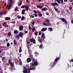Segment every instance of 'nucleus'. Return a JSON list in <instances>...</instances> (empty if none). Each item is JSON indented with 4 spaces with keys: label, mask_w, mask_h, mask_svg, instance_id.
I'll use <instances>...</instances> for the list:
<instances>
[{
    "label": "nucleus",
    "mask_w": 73,
    "mask_h": 73,
    "mask_svg": "<svg viewBox=\"0 0 73 73\" xmlns=\"http://www.w3.org/2000/svg\"><path fill=\"white\" fill-rule=\"evenodd\" d=\"M11 33L10 32L8 33V34H7V35L9 36H11Z\"/></svg>",
    "instance_id": "nucleus-29"
},
{
    "label": "nucleus",
    "mask_w": 73,
    "mask_h": 73,
    "mask_svg": "<svg viewBox=\"0 0 73 73\" xmlns=\"http://www.w3.org/2000/svg\"><path fill=\"white\" fill-rule=\"evenodd\" d=\"M25 19V17H24V16H23V17H22L21 18V20L22 21H23V20H24Z\"/></svg>",
    "instance_id": "nucleus-24"
},
{
    "label": "nucleus",
    "mask_w": 73,
    "mask_h": 73,
    "mask_svg": "<svg viewBox=\"0 0 73 73\" xmlns=\"http://www.w3.org/2000/svg\"><path fill=\"white\" fill-rule=\"evenodd\" d=\"M22 72H23V73H28V71H27V70H24L23 71H22Z\"/></svg>",
    "instance_id": "nucleus-31"
},
{
    "label": "nucleus",
    "mask_w": 73,
    "mask_h": 73,
    "mask_svg": "<svg viewBox=\"0 0 73 73\" xmlns=\"http://www.w3.org/2000/svg\"><path fill=\"white\" fill-rule=\"evenodd\" d=\"M22 51V48L21 47V46H19V52L20 53Z\"/></svg>",
    "instance_id": "nucleus-14"
},
{
    "label": "nucleus",
    "mask_w": 73,
    "mask_h": 73,
    "mask_svg": "<svg viewBox=\"0 0 73 73\" xmlns=\"http://www.w3.org/2000/svg\"><path fill=\"white\" fill-rule=\"evenodd\" d=\"M46 15H49V13L48 12H46Z\"/></svg>",
    "instance_id": "nucleus-59"
},
{
    "label": "nucleus",
    "mask_w": 73,
    "mask_h": 73,
    "mask_svg": "<svg viewBox=\"0 0 73 73\" xmlns=\"http://www.w3.org/2000/svg\"><path fill=\"white\" fill-rule=\"evenodd\" d=\"M26 11V9H24L23 10H22V15H24L25 14V11Z\"/></svg>",
    "instance_id": "nucleus-12"
},
{
    "label": "nucleus",
    "mask_w": 73,
    "mask_h": 73,
    "mask_svg": "<svg viewBox=\"0 0 73 73\" xmlns=\"http://www.w3.org/2000/svg\"><path fill=\"white\" fill-rule=\"evenodd\" d=\"M39 47L41 49L44 48V46H43L42 44H41V45H40V46Z\"/></svg>",
    "instance_id": "nucleus-20"
},
{
    "label": "nucleus",
    "mask_w": 73,
    "mask_h": 73,
    "mask_svg": "<svg viewBox=\"0 0 73 73\" xmlns=\"http://www.w3.org/2000/svg\"><path fill=\"white\" fill-rule=\"evenodd\" d=\"M36 66V65L33 63L32 64V66Z\"/></svg>",
    "instance_id": "nucleus-61"
},
{
    "label": "nucleus",
    "mask_w": 73,
    "mask_h": 73,
    "mask_svg": "<svg viewBox=\"0 0 73 73\" xmlns=\"http://www.w3.org/2000/svg\"><path fill=\"white\" fill-rule=\"evenodd\" d=\"M32 60L33 62H34V61H35V58H33V59H32Z\"/></svg>",
    "instance_id": "nucleus-55"
},
{
    "label": "nucleus",
    "mask_w": 73,
    "mask_h": 73,
    "mask_svg": "<svg viewBox=\"0 0 73 73\" xmlns=\"http://www.w3.org/2000/svg\"><path fill=\"white\" fill-rule=\"evenodd\" d=\"M21 16H19V15H18L17 16V18L18 19H20L21 18Z\"/></svg>",
    "instance_id": "nucleus-43"
},
{
    "label": "nucleus",
    "mask_w": 73,
    "mask_h": 73,
    "mask_svg": "<svg viewBox=\"0 0 73 73\" xmlns=\"http://www.w3.org/2000/svg\"><path fill=\"white\" fill-rule=\"evenodd\" d=\"M18 10V7H16L15 9V12H17Z\"/></svg>",
    "instance_id": "nucleus-26"
},
{
    "label": "nucleus",
    "mask_w": 73,
    "mask_h": 73,
    "mask_svg": "<svg viewBox=\"0 0 73 73\" xmlns=\"http://www.w3.org/2000/svg\"><path fill=\"white\" fill-rule=\"evenodd\" d=\"M11 19V18L9 17H6L5 18V20L7 21L10 20Z\"/></svg>",
    "instance_id": "nucleus-15"
},
{
    "label": "nucleus",
    "mask_w": 73,
    "mask_h": 73,
    "mask_svg": "<svg viewBox=\"0 0 73 73\" xmlns=\"http://www.w3.org/2000/svg\"><path fill=\"white\" fill-rule=\"evenodd\" d=\"M33 12L34 13H35L36 14H37V12L36 10H33Z\"/></svg>",
    "instance_id": "nucleus-48"
},
{
    "label": "nucleus",
    "mask_w": 73,
    "mask_h": 73,
    "mask_svg": "<svg viewBox=\"0 0 73 73\" xmlns=\"http://www.w3.org/2000/svg\"><path fill=\"white\" fill-rule=\"evenodd\" d=\"M35 54L36 55V56H37V54L38 55V53H36V52H35Z\"/></svg>",
    "instance_id": "nucleus-47"
},
{
    "label": "nucleus",
    "mask_w": 73,
    "mask_h": 73,
    "mask_svg": "<svg viewBox=\"0 0 73 73\" xmlns=\"http://www.w3.org/2000/svg\"><path fill=\"white\" fill-rule=\"evenodd\" d=\"M29 70H35V67L32 68H30L29 69Z\"/></svg>",
    "instance_id": "nucleus-17"
},
{
    "label": "nucleus",
    "mask_w": 73,
    "mask_h": 73,
    "mask_svg": "<svg viewBox=\"0 0 73 73\" xmlns=\"http://www.w3.org/2000/svg\"><path fill=\"white\" fill-rule=\"evenodd\" d=\"M31 16L32 18H33L34 17V16L32 15H31Z\"/></svg>",
    "instance_id": "nucleus-60"
},
{
    "label": "nucleus",
    "mask_w": 73,
    "mask_h": 73,
    "mask_svg": "<svg viewBox=\"0 0 73 73\" xmlns=\"http://www.w3.org/2000/svg\"><path fill=\"white\" fill-rule=\"evenodd\" d=\"M22 1H20V3H19L18 4V6H21V5H22Z\"/></svg>",
    "instance_id": "nucleus-25"
},
{
    "label": "nucleus",
    "mask_w": 73,
    "mask_h": 73,
    "mask_svg": "<svg viewBox=\"0 0 73 73\" xmlns=\"http://www.w3.org/2000/svg\"><path fill=\"white\" fill-rule=\"evenodd\" d=\"M31 58H28L27 59V63H29L30 62H31Z\"/></svg>",
    "instance_id": "nucleus-6"
},
{
    "label": "nucleus",
    "mask_w": 73,
    "mask_h": 73,
    "mask_svg": "<svg viewBox=\"0 0 73 73\" xmlns=\"http://www.w3.org/2000/svg\"><path fill=\"white\" fill-rule=\"evenodd\" d=\"M30 41L31 42H33V40L32 38L30 39Z\"/></svg>",
    "instance_id": "nucleus-46"
},
{
    "label": "nucleus",
    "mask_w": 73,
    "mask_h": 73,
    "mask_svg": "<svg viewBox=\"0 0 73 73\" xmlns=\"http://www.w3.org/2000/svg\"><path fill=\"white\" fill-rule=\"evenodd\" d=\"M7 33H5V34H4V36H7Z\"/></svg>",
    "instance_id": "nucleus-62"
},
{
    "label": "nucleus",
    "mask_w": 73,
    "mask_h": 73,
    "mask_svg": "<svg viewBox=\"0 0 73 73\" xmlns=\"http://www.w3.org/2000/svg\"><path fill=\"white\" fill-rule=\"evenodd\" d=\"M32 24L33 25H35V21H33Z\"/></svg>",
    "instance_id": "nucleus-56"
},
{
    "label": "nucleus",
    "mask_w": 73,
    "mask_h": 73,
    "mask_svg": "<svg viewBox=\"0 0 73 73\" xmlns=\"http://www.w3.org/2000/svg\"><path fill=\"white\" fill-rule=\"evenodd\" d=\"M47 10V8L46 7H43L42 9V11H46Z\"/></svg>",
    "instance_id": "nucleus-9"
},
{
    "label": "nucleus",
    "mask_w": 73,
    "mask_h": 73,
    "mask_svg": "<svg viewBox=\"0 0 73 73\" xmlns=\"http://www.w3.org/2000/svg\"><path fill=\"white\" fill-rule=\"evenodd\" d=\"M19 64L20 65V66H22V65L23 64H22V61L21 60H20V62H19Z\"/></svg>",
    "instance_id": "nucleus-35"
},
{
    "label": "nucleus",
    "mask_w": 73,
    "mask_h": 73,
    "mask_svg": "<svg viewBox=\"0 0 73 73\" xmlns=\"http://www.w3.org/2000/svg\"><path fill=\"white\" fill-rule=\"evenodd\" d=\"M6 45H7V47H9V46H10V44L8 42L7 43Z\"/></svg>",
    "instance_id": "nucleus-23"
},
{
    "label": "nucleus",
    "mask_w": 73,
    "mask_h": 73,
    "mask_svg": "<svg viewBox=\"0 0 73 73\" xmlns=\"http://www.w3.org/2000/svg\"><path fill=\"white\" fill-rule=\"evenodd\" d=\"M56 1L58 2V3L59 4L60 3V0H56Z\"/></svg>",
    "instance_id": "nucleus-38"
},
{
    "label": "nucleus",
    "mask_w": 73,
    "mask_h": 73,
    "mask_svg": "<svg viewBox=\"0 0 73 73\" xmlns=\"http://www.w3.org/2000/svg\"><path fill=\"white\" fill-rule=\"evenodd\" d=\"M35 27H33L32 29V31H35Z\"/></svg>",
    "instance_id": "nucleus-49"
},
{
    "label": "nucleus",
    "mask_w": 73,
    "mask_h": 73,
    "mask_svg": "<svg viewBox=\"0 0 73 73\" xmlns=\"http://www.w3.org/2000/svg\"><path fill=\"white\" fill-rule=\"evenodd\" d=\"M15 37L17 38H20V36L19 35H17L15 36Z\"/></svg>",
    "instance_id": "nucleus-22"
},
{
    "label": "nucleus",
    "mask_w": 73,
    "mask_h": 73,
    "mask_svg": "<svg viewBox=\"0 0 73 73\" xmlns=\"http://www.w3.org/2000/svg\"><path fill=\"white\" fill-rule=\"evenodd\" d=\"M34 15H35V17H37L38 16L37 14H36V13L34 14Z\"/></svg>",
    "instance_id": "nucleus-54"
},
{
    "label": "nucleus",
    "mask_w": 73,
    "mask_h": 73,
    "mask_svg": "<svg viewBox=\"0 0 73 73\" xmlns=\"http://www.w3.org/2000/svg\"><path fill=\"white\" fill-rule=\"evenodd\" d=\"M10 64L11 66L12 67L13 66V65H14V64H13V62H11Z\"/></svg>",
    "instance_id": "nucleus-19"
},
{
    "label": "nucleus",
    "mask_w": 73,
    "mask_h": 73,
    "mask_svg": "<svg viewBox=\"0 0 73 73\" xmlns=\"http://www.w3.org/2000/svg\"><path fill=\"white\" fill-rule=\"evenodd\" d=\"M38 16H39L40 17H42V14L40 13L38 14Z\"/></svg>",
    "instance_id": "nucleus-34"
},
{
    "label": "nucleus",
    "mask_w": 73,
    "mask_h": 73,
    "mask_svg": "<svg viewBox=\"0 0 73 73\" xmlns=\"http://www.w3.org/2000/svg\"><path fill=\"white\" fill-rule=\"evenodd\" d=\"M7 23L6 22H4L3 23V24H2V26H4L5 27H8V25H7Z\"/></svg>",
    "instance_id": "nucleus-4"
},
{
    "label": "nucleus",
    "mask_w": 73,
    "mask_h": 73,
    "mask_svg": "<svg viewBox=\"0 0 73 73\" xmlns=\"http://www.w3.org/2000/svg\"><path fill=\"white\" fill-rule=\"evenodd\" d=\"M45 36V35H44V33H43L42 35V38H43Z\"/></svg>",
    "instance_id": "nucleus-44"
},
{
    "label": "nucleus",
    "mask_w": 73,
    "mask_h": 73,
    "mask_svg": "<svg viewBox=\"0 0 73 73\" xmlns=\"http://www.w3.org/2000/svg\"><path fill=\"white\" fill-rule=\"evenodd\" d=\"M38 41L39 42L41 43L42 42V39H38Z\"/></svg>",
    "instance_id": "nucleus-18"
},
{
    "label": "nucleus",
    "mask_w": 73,
    "mask_h": 73,
    "mask_svg": "<svg viewBox=\"0 0 73 73\" xmlns=\"http://www.w3.org/2000/svg\"><path fill=\"white\" fill-rule=\"evenodd\" d=\"M66 12L67 13H68L69 14H70V13H69V10H68V9H67V10H66Z\"/></svg>",
    "instance_id": "nucleus-41"
},
{
    "label": "nucleus",
    "mask_w": 73,
    "mask_h": 73,
    "mask_svg": "<svg viewBox=\"0 0 73 73\" xmlns=\"http://www.w3.org/2000/svg\"><path fill=\"white\" fill-rule=\"evenodd\" d=\"M38 33V32L37 31L35 32V35L37 36Z\"/></svg>",
    "instance_id": "nucleus-36"
},
{
    "label": "nucleus",
    "mask_w": 73,
    "mask_h": 73,
    "mask_svg": "<svg viewBox=\"0 0 73 73\" xmlns=\"http://www.w3.org/2000/svg\"><path fill=\"white\" fill-rule=\"evenodd\" d=\"M7 13V12L6 11H4L3 12V14H6V13Z\"/></svg>",
    "instance_id": "nucleus-58"
},
{
    "label": "nucleus",
    "mask_w": 73,
    "mask_h": 73,
    "mask_svg": "<svg viewBox=\"0 0 73 73\" xmlns=\"http://www.w3.org/2000/svg\"><path fill=\"white\" fill-rule=\"evenodd\" d=\"M71 23L73 24V19L71 21Z\"/></svg>",
    "instance_id": "nucleus-64"
},
{
    "label": "nucleus",
    "mask_w": 73,
    "mask_h": 73,
    "mask_svg": "<svg viewBox=\"0 0 73 73\" xmlns=\"http://www.w3.org/2000/svg\"><path fill=\"white\" fill-rule=\"evenodd\" d=\"M14 33L15 34H17L18 33H19V31L17 30H15L14 31Z\"/></svg>",
    "instance_id": "nucleus-13"
},
{
    "label": "nucleus",
    "mask_w": 73,
    "mask_h": 73,
    "mask_svg": "<svg viewBox=\"0 0 73 73\" xmlns=\"http://www.w3.org/2000/svg\"><path fill=\"white\" fill-rule=\"evenodd\" d=\"M45 21L47 23H49V20L48 19H46V20H45Z\"/></svg>",
    "instance_id": "nucleus-30"
},
{
    "label": "nucleus",
    "mask_w": 73,
    "mask_h": 73,
    "mask_svg": "<svg viewBox=\"0 0 73 73\" xmlns=\"http://www.w3.org/2000/svg\"><path fill=\"white\" fill-rule=\"evenodd\" d=\"M33 64L36 65V66H37L38 65V62H35Z\"/></svg>",
    "instance_id": "nucleus-28"
},
{
    "label": "nucleus",
    "mask_w": 73,
    "mask_h": 73,
    "mask_svg": "<svg viewBox=\"0 0 73 73\" xmlns=\"http://www.w3.org/2000/svg\"><path fill=\"white\" fill-rule=\"evenodd\" d=\"M56 63L57 62H54L53 63L51 62L50 63V66L52 67H53L55 66Z\"/></svg>",
    "instance_id": "nucleus-2"
},
{
    "label": "nucleus",
    "mask_w": 73,
    "mask_h": 73,
    "mask_svg": "<svg viewBox=\"0 0 73 73\" xmlns=\"http://www.w3.org/2000/svg\"><path fill=\"white\" fill-rule=\"evenodd\" d=\"M23 28H24V27L23 26H22L21 27H20L19 28L20 31H21L22 30H23Z\"/></svg>",
    "instance_id": "nucleus-10"
},
{
    "label": "nucleus",
    "mask_w": 73,
    "mask_h": 73,
    "mask_svg": "<svg viewBox=\"0 0 73 73\" xmlns=\"http://www.w3.org/2000/svg\"><path fill=\"white\" fill-rule=\"evenodd\" d=\"M37 8H38L40 9H42V8L43 7L40 5H37Z\"/></svg>",
    "instance_id": "nucleus-11"
},
{
    "label": "nucleus",
    "mask_w": 73,
    "mask_h": 73,
    "mask_svg": "<svg viewBox=\"0 0 73 73\" xmlns=\"http://www.w3.org/2000/svg\"><path fill=\"white\" fill-rule=\"evenodd\" d=\"M33 43L35 44L36 43V41L35 39L33 38Z\"/></svg>",
    "instance_id": "nucleus-27"
},
{
    "label": "nucleus",
    "mask_w": 73,
    "mask_h": 73,
    "mask_svg": "<svg viewBox=\"0 0 73 73\" xmlns=\"http://www.w3.org/2000/svg\"><path fill=\"white\" fill-rule=\"evenodd\" d=\"M61 20L63 22H64V18H62V19H61Z\"/></svg>",
    "instance_id": "nucleus-50"
},
{
    "label": "nucleus",
    "mask_w": 73,
    "mask_h": 73,
    "mask_svg": "<svg viewBox=\"0 0 73 73\" xmlns=\"http://www.w3.org/2000/svg\"><path fill=\"white\" fill-rule=\"evenodd\" d=\"M47 29V28H43L41 30V31L42 32H44V31H46Z\"/></svg>",
    "instance_id": "nucleus-8"
},
{
    "label": "nucleus",
    "mask_w": 73,
    "mask_h": 73,
    "mask_svg": "<svg viewBox=\"0 0 73 73\" xmlns=\"http://www.w3.org/2000/svg\"><path fill=\"white\" fill-rule=\"evenodd\" d=\"M12 3V2H10V5H9V4H7V5H6V8H7V9H10V8L11 7V4Z\"/></svg>",
    "instance_id": "nucleus-1"
},
{
    "label": "nucleus",
    "mask_w": 73,
    "mask_h": 73,
    "mask_svg": "<svg viewBox=\"0 0 73 73\" xmlns=\"http://www.w3.org/2000/svg\"><path fill=\"white\" fill-rule=\"evenodd\" d=\"M69 10L71 11L72 9V7L70 6L69 7Z\"/></svg>",
    "instance_id": "nucleus-39"
},
{
    "label": "nucleus",
    "mask_w": 73,
    "mask_h": 73,
    "mask_svg": "<svg viewBox=\"0 0 73 73\" xmlns=\"http://www.w3.org/2000/svg\"><path fill=\"white\" fill-rule=\"evenodd\" d=\"M48 29L49 31H52L53 30L52 28H51V27H50V28H48Z\"/></svg>",
    "instance_id": "nucleus-21"
},
{
    "label": "nucleus",
    "mask_w": 73,
    "mask_h": 73,
    "mask_svg": "<svg viewBox=\"0 0 73 73\" xmlns=\"http://www.w3.org/2000/svg\"><path fill=\"white\" fill-rule=\"evenodd\" d=\"M41 34V33L40 31H39L38 33V35H40Z\"/></svg>",
    "instance_id": "nucleus-52"
},
{
    "label": "nucleus",
    "mask_w": 73,
    "mask_h": 73,
    "mask_svg": "<svg viewBox=\"0 0 73 73\" xmlns=\"http://www.w3.org/2000/svg\"><path fill=\"white\" fill-rule=\"evenodd\" d=\"M25 7V5H22L21 6V8L22 9H24Z\"/></svg>",
    "instance_id": "nucleus-40"
},
{
    "label": "nucleus",
    "mask_w": 73,
    "mask_h": 73,
    "mask_svg": "<svg viewBox=\"0 0 73 73\" xmlns=\"http://www.w3.org/2000/svg\"><path fill=\"white\" fill-rule=\"evenodd\" d=\"M17 35H19L20 37H22L23 36V33L21 32H20L19 34Z\"/></svg>",
    "instance_id": "nucleus-7"
},
{
    "label": "nucleus",
    "mask_w": 73,
    "mask_h": 73,
    "mask_svg": "<svg viewBox=\"0 0 73 73\" xmlns=\"http://www.w3.org/2000/svg\"><path fill=\"white\" fill-rule=\"evenodd\" d=\"M11 59H9V60L8 61V63L9 64H10L11 63Z\"/></svg>",
    "instance_id": "nucleus-45"
},
{
    "label": "nucleus",
    "mask_w": 73,
    "mask_h": 73,
    "mask_svg": "<svg viewBox=\"0 0 73 73\" xmlns=\"http://www.w3.org/2000/svg\"><path fill=\"white\" fill-rule=\"evenodd\" d=\"M47 25H48V26H51V24H50V23H48V24H47Z\"/></svg>",
    "instance_id": "nucleus-51"
},
{
    "label": "nucleus",
    "mask_w": 73,
    "mask_h": 73,
    "mask_svg": "<svg viewBox=\"0 0 73 73\" xmlns=\"http://www.w3.org/2000/svg\"><path fill=\"white\" fill-rule=\"evenodd\" d=\"M11 23L13 24H15L16 23L15 22V21H12L11 22Z\"/></svg>",
    "instance_id": "nucleus-57"
},
{
    "label": "nucleus",
    "mask_w": 73,
    "mask_h": 73,
    "mask_svg": "<svg viewBox=\"0 0 73 73\" xmlns=\"http://www.w3.org/2000/svg\"><path fill=\"white\" fill-rule=\"evenodd\" d=\"M61 1V4H62L63 3H64V1L63 0H60Z\"/></svg>",
    "instance_id": "nucleus-53"
},
{
    "label": "nucleus",
    "mask_w": 73,
    "mask_h": 73,
    "mask_svg": "<svg viewBox=\"0 0 73 73\" xmlns=\"http://www.w3.org/2000/svg\"><path fill=\"white\" fill-rule=\"evenodd\" d=\"M60 59V58L59 57L56 58L54 62L57 63L58 60H59Z\"/></svg>",
    "instance_id": "nucleus-5"
},
{
    "label": "nucleus",
    "mask_w": 73,
    "mask_h": 73,
    "mask_svg": "<svg viewBox=\"0 0 73 73\" xmlns=\"http://www.w3.org/2000/svg\"><path fill=\"white\" fill-rule=\"evenodd\" d=\"M54 9L56 11V12H57L58 11V10L56 8V7H54Z\"/></svg>",
    "instance_id": "nucleus-33"
},
{
    "label": "nucleus",
    "mask_w": 73,
    "mask_h": 73,
    "mask_svg": "<svg viewBox=\"0 0 73 73\" xmlns=\"http://www.w3.org/2000/svg\"><path fill=\"white\" fill-rule=\"evenodd\" d=\"M25 9H26V10H27V11L29 10V8L28 7V6H27V5H26L25 6Z\"/></svg>",
    "instance_id": "nucleus-16"
},
{
    "label": "nucleus",
    "mask_w": 73,
    "mask_h": 73,
    "mask_svg": "<svg viewBox=\"0 0 73 73\" xmlns=\"http://www.w3.org/2000/svg\"><path fill=\"white\" fill-rule=\"evenodd\" d=\"M14 45H16L17 44V42L15 40H14Z\"/></svg>",
    "instance_id": "nucleus-32"
},
{
    "label": "nucleus",
    "mask_w": 73,
    "mask_h": 73,
    "mask_svg": "<svg viewBox=\"0 0 73 73\" xmlns=\"http://www.w3.org/2000/svg\"><path fill=\"white\" fill-rule=\"evenodd\" d=\"M51 5L53 6H58V4L57 3L55 2L54 3H50Z\"/></svg>",
    "instance_id": "nucleus-3"
},
{
    "label": "nucleus",
    "mask_w": 73,
    "mask_h": 73,
    "mask_svg": "<svg viewBox=\"0 0 73 73\" xmlns=\"http://www.w3.org/2000/svg\"><path fill=\"white\" fill-rule=\"evenodd\" d=\"M64 23L66 25L67 24V22L65 20V19H64Z\"/></svg>",
    "instance_id": "nucleus-37"
},
{
    "label": "nucleus",
    "mask_w": 73,
    "mask_h": 73,
    "mask_svg": "<svg viewBox=\"0 0 73 73\" xmlns=\"http://www.w3.org/2000/svg\"><path fill=\"white\" fill-rule=\"evenodd\" d=\"M43 25L45 26H48V25L46 24V23H43Z\"/></svg>",
    "instance_id": "nucleus-42"
},
{
    "label": "nucleus",
    "mask_w": 73,
    "mask_h": 73,
    "mask_svg": "<svg viewBox=\"0 0 73 73\" xmlns=\"http://www.w3.org/2000/svg\"><path fill=\"white\" fill-rule=\"evenodd\" d=\"M24 32H25V33H28V31H24Z\"/></svg>",
    "instance_id": "nucleus-63"
}]
</instances>
